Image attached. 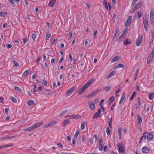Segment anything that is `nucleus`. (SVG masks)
I'll use <instances>...</instances> for the list:
<instances>
[{
  "instance_id": "23",
  "label": "nucleus",
  "mask_w": 154,
  "mask_h": 154,
  "mask_svg": "<svg viewBox=\"0 0 154 154\" xmlns=\"http://www.w3.org/2000/svg\"><path fill=\"white\" fill-rule=\"evenodd\" d=\"M137 123L138 125H140L141 124L142 122V119L141 117L139 116L138 115L137 116Z\"/></svg>"
},
{
  "instance_id": "22",
  "label": "nucleus",
  "mask_w": 154,
  "mask_h": 154,
  "mask_svg": "<svg viewBox=\"0 0 154 154\" xmlns=\"http://www.w3.org/2000/svg\"><path fill=\"white\" fill-rule=\"evenodd\" d=\"M120 57L119 56H116L114 57L111 60L112 63H114L118 61L119 58Z\"/></svg>"
},
{
  "instance_id": "64",
  "label": "nucleus",
  "mask_w": 154,
  "mask_h": 154,
  "mask_svg": "<svg viewBox=\"0 0 154 154\" xmlns=\"http://www.w3.org/2000/svg\"><path fill=\"white\" fill-rule=\"evenodd\" d=\"M138 75V74H137V73H135V75L134 76V80H136L137 79V76Z\"/></svg>"
},
{
  "instance_id": "16",
  "label": "nucleus",
  "mask_w": 154,
  "mask_h": 154,
  "mask_svg": "<svg viewBox=\"0 0 154 154\" xmlns=\"http://www.w3.org/2000/svg\"><path fill=\"white\" fill-rule=\"evenodd\" d=\"M125 95L124 93L122 94L121 98L119 101V103L121 104L125 100Z\"/></svg>"
},
{
  "instance_id": "34",
  "label": "nucleus",
  "mask_w": 154,
  "mask_h": 154,
  "mask_svg": "<svg viewBox=\"0 0 154 154\" xmlns=\"http://www.w3.org/2000/svg\"><path fill=\"white\" fill-rule=\"evenodd\" d=\"M34 103V102L32 100L29 101L27 102V104L29 106H31Z\"/></svg>"
},
{
  "instance_id": "4",
  "label": "nucleus",
  "mask_w": 154,
  "mask_h": 154,
  "mask_svg": "<svg viewBox=\"0 0 154 154\" xmlns=\"http://www.w3.org/2000/svg\"><path fill=\"white\" fill-rule=\"evenodd\" d=\"M154 57V48H153L151 52L149 55L147 60L148 64H149L152 60Z\"/></svg>"
},
{
  "instance_id": "40",
  "label": "nucleus",
  "mask_w": 154,
  "mask_h": 154,
  "mask_svg": "<svg viewBox=\"0 0 154 154\" xmlns=\"http://www.w3.org/2000/svg\"><path fill=\"white\" fill-rule=\"evenodd\" d=\"M136 94V92H135V91L133 92V94L132 95L131 97L129 98V100H132L134 98V96H135Z\"/></svg>"
},
{
  "instance_id": "29",
  "label": "nucleus",
  "mask_w": 154,
  "mask_h": 154,
  "mask_svg": "<svg viewBox=\"0 0 154 154\" xmlns=\"http://www.w3.org/2000/svg\"><path fill=\"white\" fill-rule=\"evenodd\" d=\"M108 124L110 128H111L112 127V118L111 117L110 118H109L108 119Z\"/></svg>"
},
{
  "instance_id": "55",
  "label": "nucleus",
  "mask_w": 154,
  "mask_h": 154,
  "mask_svg": "<svg viewBox=\"0 0 154 154\" xmlns=\"http://www.w3.org/2000/svg\"><path fill=\"white\" fill-rule=\"evenodd\" d=\"M36 37V35L35 34H32V39L34 40V41H35V40Z\"/></svg>"
},
{
  "instance_id": "35",
  "label": "nucleus",
  "mask_w": 154,
  "mask_h": 154,
  "mask_svg": "<svg viewBox=\"0 0 154 154\" xmlns=\"http://www.w3.org/2000/svg\"><path fill=\"white\" fill-rule=\"evenodd\" d=\"M85 123L84 122L82 123L81 125V129L82 130H83L85 128Z\"/></svg>"
},
{
  "instance_id": "32",
  "label": "nucleus",
  "mask_w": 154,
  "mask_h": 154,
  "mask_svg": "<svg viewBox=\"0 0 154 154\" xmlns=\"http://www.w3.org/2000/svg\"><path fill=\"white\" fill-rule=\"evenodd\" d=\"M100 108H101L102 109V111L103 112H104L103 114H104V115L106 114V112H104L105 109H104V106H103L102 105V103H101L100 104Z\"/></svg>"
},
{
  "instance_id": "10",
  "label": "nucleus",
  "mask_w": 154,
  "mask_h": 154,
  "mask_svg": "<svg viewBox=\"0 0 154 154\" xmlns=\"http://www.w3.org/2000/svg\"><path fill=\"white\" fill-rule=\"evenodd\" d=\"M132 21L131 17L129 16L128 17L126 22L125 23V26L126 27L129 26L131 23Z\"/></svg>"
},
{
  "instance_id": "60",
  "label": "nucleus",
  "mask_w": 154,
  "mask_h": 154,
  "mask_svg": "<svg viewBox=\"0 0 154 154\" xmlns=\"http://www.w3.org/2000/svg\"><path fill=\"white\" fill-rule=\"evenodd\" d=\"M100 146H102L103 141L101 139L99 141Z\"/></svg>"
},
{
  "instance_id": "42",
  "label": "nucleus",
  "mask_w": 154,
  "mask_h": 154,
  "mask_svg": "<svg viewBox=\"0 0 154 154\" xmlns=\"http://www.w3.org/2000/svg\"><path fill=\"white\" fill-rule=\"evenodd\" d=\"M110 130L109 127H107L106 129V133L107 135L109 136V135L110 134Z\"/></svg>"
},
{
  "instance_id": "49",
  "label": "nucleus",
  "mask_w": 154,
  "mask_h": 154,
  "mask_svg": "<svg viewBox=\"0 0 154 154\" xmlns=\"http://www.w3.org/2000/svg\"><path fill=\"white\" fill-rule=\"evenodd\" d=\"M138 0H133L131 5V7L133 6Z\"/></svg>"
},
{
  "instance_id": "36",
  "label": "nucleus",
  "mask_w": 154,
  "mask_h": 154,
  "mask_svg": "<svg viewBox=\"0 0 154 154\" xmlns=\"http://www.w3.org/2000/svg\"><path fill=\"white\" fill-rule=\"evenodd\" d=\"M73 119H79L81 118V116L79 114H76L75 115H73Z\"/></svg>"
},
{
  "instance_id": "53",
  "label": "nucleus",
  "mask_w": 154,
  "mask_h": 154,
  "mask_svg": "<svg viewBox=\"0 0 154 154\" xmlns=\"http://www.w3.org/2000/svg\"><path fill=\"white\" fill-rule=\"evenodd\" d=\"M0 16L2 17H5V16L4 13H3L2 11H1L0 12Z\"/></svg>"
},
{
  "instance_id": "15",
  "label": "nucleus",
  "mask_w": 154,
  "mask_h": 154,
  "mask_svg": "<svg viewBox=\"0 0 154 154\" xmlns=\"http://www.w3.org/2000/svg\"><path fill=\"white\" fill-rule=\"evenodd\" d=\"M98 93L97 90H95L92 92L90 94H89L87 97H90L92 96L95 95L96 94Z\"/></svg>"
},
{
  "instance_id": "20",
  "label": "nucleus",
  "mask_w": 154,
  "mask_h": 154,
  "mask_svg": "<svg viewBox=\"0 0 154 154\" xmlns=\"http://www.w3.org/2000/svg\"><path fill=\"white\" fill-rule=\"evenodd\" d=\"M101 117L99 113H97V112H96L93 116V119H97L98 118H100Z\"/></svg>"
},
{
  "instance_id": "41",
  "label": "nucleus",
  "mask_w": 154,
  "mask_h": 154,
  "mask_svg": "<svg viewBox=\"0 0 154 154\" xmlns=\"http://www.w3.org/2000/svg\"><path fill=\"white\" fill-rule=\"evenodd\" d=\"M14 89L16 91H18L19 92H20L21 91V89L20 88L18 87L15 86L14 87Z\"/></svg>"
},
{
  "instance_id": "3",
  "label": "nucleus",
  "mask_w": 154,
  "mask_h": 154,
  "mask_svg": "<svg viewBox=\"0 0 154 154\" xmlns=\"http://www.w3.org/2000/svg\"><path fill=\"white\" fill-rule=\"evenodd\" d=\"M143 23L145 29L146 31H148L149 27V19L146 16H144Z\"/></svg>"
},
{
  "instance_id": "5",
  "label": "nucleus",
  "mask_w": 154,
  "mask_h": 154,
  "mask_svg": "<svg viewBox=\"0 0 154 154\" xmlns=\"http://www.w3.org/2000/svg\"><path fill=\"white\" fill-rule=\"evenodd\" d=\"M117 146L118 148V151L120 154H125V151L124 146L121 144H118Z\"/></svg>"
},
{
  "instance_id": "26",
  "label": "nucleus",
  "mask_w": 154,
  "mask_h": 154,
  "mask_svg": "<svg viewBox=\"0 0 154 154\" xmlns=\"http://www.w3.org/2000/svg\"><path fill=\"white\" fill-rule=\"evenodd\" d=\"M118 134L119 136V139H121L122 137V128L119 127L118 130Z\"/></svg>"
},
{
  "instance_id": "56",
  "label": "nucleus",
  "mask_w": 154,
  "mask_h": 154,
  "mask_svg": "<svg viewBox=\"0 0 154 154\" xmlns=\"http://www.w3.org/2000/svg\"><path fill=\"white\" fill-rule=\"evenodd\" d=\"M122 90L121 89H119L116 91L115 92V94H116V96H117V94L119 93Z\"/></svg>"
},
{
  "instance_id": "51",
  "label": "nucleus",
  "mask_w": 154,
  "mask_h": 154,
  "mask_svg": "<svg viewBox=\"0 0 154 154\" xmlns=\"http://www.w3.org/2000/svg\"><path fill=\"white\" fill-rule=\"evenodd\" d=\"M57 40V38H54V39H53V40H52L51 41V44L52 45H54V44L55 43L56 41Z\"/></svg>"
},
{
  "instance_id": "43",
  "label": "nucleus",
  "mask_w": 154,
  "mask_h": 154,
  "mask_svg": "<svg viewBox=\"0 0 154 154\" xmlns=\"http://www.w3.org/2000/svg\"><path fill=\"white\" fill-rule=\"evenodd\" d=\"M28 71L27 70L25 71L22 74V76L23 77H25L28 74Z\"/></svg>"
},
{
  "instance_id": "37",
  "label": "nucleus",
  "mask_w": 154,
  "mask_h": 154,
  "mask_svg": "<svg viewBox=\"0 0 154 154\" xmlns=\"http://www.w3.org/2000/svg\"><path fill=\"white\" fill-rule=\"evenodd\" d=\"M13 63L14 67H17L19 66V63L14 60L13 61Z\"/></svg>"
},
{
  "instance_id": "33",
  "label": "nucleus",
  "mask_w": 154,
  "mask_h": 154,
  "mask_svg": "<svg viewBox=\"0 0 154 154\" xmlns=\"http://www.w3.org/2000/svg\"><path fill=\"white\" fill-rule=\"evenodd\" d=\"M153 93H150L148 96V97L150 100H151L153 99V96L154 95Z\"/></svg>"
},
{
  "instance_id": "2",
  "label": "nucleus",
  "mask_w": 154,
  "mask_h": 154,
  "mask_svg": "<svg viewBox=\"0 0 154 154\" xmlns=\"http://www.w3.org/2000/svg\"><path fill=\"white\" fill-rule=\"evenodd\" d=\"M143 2L142 1L139 2L135 5L134 7L131 9L130 11V13H133L137 9L140 8Z\"/></svg>"
},
{
  "instance_id": "45",
  "label": "nucleus",
  "mask_w": 154,
  "mask_h": 154,
  "mask_svg": "<svg viewBox=\"0 0 154 154\" xmlns=\"http://www.w3.org/2000/svg\"><path fill=\"white\" fill-rule=\"evenodd\" d=\"M56 123V122L54 121H52L49 123V126H52Z\"/></svg>"
},
{
  "instance_id": "17",
  "label": "nucleus",
  "mask_w": 154,
  "mask_h": 154,
  "mask_svg": "<svg viewBox=\"0 0 154 154\" xmlns=\"http://www.w3.org/2000/svg\"><path fill=\"white\" fill-rule=\"evenodd\" d=\"M70 123V121L69 119H65L63 122V126H65L68 124H69Z\"/></svg>"
},
{
  "instance_id": "18",
  "label": "nucleus",
  "mask_w": 154,
  "mask_h": 154,
  "mask_svg": "<svg viewBox=\"0 0 154 154\" xmlns=\"http://www.w3.org/2000/svg\"><path fill=\"white\" fill-rule=\"evenodd\" d=\"M34 129H35L33 125H32L30 127L24 129L23 131H32Z\"/></svg>"
},
{
  "instance_id": "11",
  "label": "nucleus",
  "mask_w": 154,
  "mask_h": 154,
  "mask_svg": "<svg viewBox=\"0 0 154 154\" xmlns=\"http://www.w3.org/2000/svg\"><path fill=\"white\" fill-rule=\"evenodd\" d=\"M103 4L105 6V7L106 8V9L108 10H109V9L110 11L111 9V7L110 5V4L109 3H107L106 0H104L103 2Z\"/></svg>"
},
{
  "instance_id": "46",
  "label": "nucleus",
  "mask_w": 154,
  "mask_h": 154,
  "mask_svg": "<svg viewBox=\"0 0 154 154\" xmlns=\"http://www.w3.org/2000/svg\"><path fill=\"white\" fill-rule=\"evenodd\" d=\"M118 32H119V29H116L115 31V33L114 35V38H115L116 36V35L118 33Z\"/></svg>"
},
{
  "instance_id": "59",
  "label": "nucleus",
  "mask_w": 154,
  "mask_h": 154,
  "mask_svg": "<svg viewBox=\"0 0 154 154\" xmlns=\"http://www.w3.org/2000/svg\"><path fill=\"white\" fill-rule=\"evenodd\" d=\"M150 23L153 27H154V19L150 20Z\"/></svg>"
},
{
  "instance_id": "1",
  "label": "nucleus",
  "mask_w": 154,
  "mask_h": 154,
  "mask_svg": "<svg viewBox=\"0 0 154 154\" xmlns=\"http://www.w3.org/2000/svg\"><path fill=\"white\" fill-rule=\"evenodd\" d=\"M94 81V79H90L88 82L82 86L81 90L79 92L78 94H81L83 93L92 83Z\"/></svg>"
},
{
  "instance_id": "54",
  "label": "nucleus",
  "mask_w": 154,
  "mask_h": 154,
  "mask_svg": "<svg viewBox=\"0 0 154 154\" xmlns=\"http://www.w3.org/2000/svg\"><path fill=\"white\" fill-rule=\"evenodd\" d=\"M43 88L42 87L40 86L37 89V91L39 92H41Z\"/></svg>"
},
{
  "instance_id": "9",
  "label": "nucleus",
  "mask_w": 154,
  "mask_h": 154,
  "mask_svg": "<svg viewBox=\"0 0 154 154\" xmlns=\"http://www.w3.org/2000/svg\"><path fill=\"white\" fill-rule=\"evenodd\" d=\"M145 134H146V137L147 139L149 140H151L154 137L153 135L150 132H145Z\"/></svg>"
},
{
  "instance_id": "6",
  "label": "nucleus",
  "mask_w": 154,
  "mask_h": 154,
  "mask_svg": "<svg viewBox=\"0 0 154 154\" xmlns=\"http://www.w3.org/2000/svg\"><path fill=\"white\" fill-rule=\"evenodd\" d=\"M143 35H139L136 39V45L137 46H140L142 43L143 41Z\"/></svg>"
},
{
  "instance_id": "25",
  "label": "nucleus",
  "mask_w": 154,
  "mask_h": 154,
  "mask_svg": "<svg viewBox=\"0 0 154 154\" xmlns=\"http://www.w3.org/2000/svg\"><path fill=\"white\" fill-rule=\"evenodd\" d=\"M42 124L43 123L42 122H38L33 125V126L35 129L36 128L41 126Z\"/></svg>"
},
{
  "instance_id": "38",
  "label": "nucleus",
  "mask_w": 154,
  "mask_h": 154,
  "mask_svg": "<svg viewBox=\"0 0 154 154\" xmlns=\"http://www.w3.org/2000/svg\"><path fill=\"white\" fill-rule=\"evenodd\" d=\"M10 99L14 103H16L17 102V100L16 99L14 98L13 97L11 96L10 97Z\"/></svg>"
},
{
  "instance_id": "44",
  "label": "nucleus",
  "mask_w": 154,
  "mask_h": 154,
  "mask_svg": "<svg viewBox=\"0 0 154 154\" xmlns=\"http://www.w3.org/2000/svg\"><path fill=\"white\" fill-rule=\"evenodd\" d=\"M73 115H68L66 116L65 117V118H69L70 119H73Z\"/></svg>"
},
{
  "instance_id": "24",
  "label": "nucleus",
  "mask_w": 154,
  "mask_h": 154,
  "mask_svg": "<svg viewBox=\"0 0 154 154\" xmlns=\"http://www.w3.org/2000/svg\"><path fill=\"white\" fill-rule=\"evenodd\" d=\"M131 40L128 38H127L126 40L124 42L123 44L124 45H129L131 44Z\"/></svg>"
},
{
  "instance_id": "48",
  "label": "nucleus",
  "mask_w": 154,
  "mask_h": 154,
  "mask_svg": "<svg viewBox=\"0 0 154 154\" xmlns=\"http://www.w3.org/2000/svg\"><path fill=\"white\" fill-rule=\"evenodd\" d=\"M67 112V110H65L63 111V112L61 113L60 114V116H62L64 114L66 113Z\"/></svg>"
},
{
  "instance_id": "61",
  "label": "nucleus",
  "mask_w": 154,
  "mask_h": 154,
  "mask_svg": "<svg viewBox=\"0 0 154 154\" xmlns=\"http://www.w3.org/2000/svg\"><path fill=\"white\" fill-rule=\"evenodd\" d=\"M120 68H121L123 69H124L125 67V66L122 63H119Z\"/></svg>"
},
{
  "instance_id": "52",
  "label": "nucleus",
  "mask_w": 154,
  "mask_h": 154,
  "mask_svg": "<svg viewBox=\"0 0 154 154\" xmlns=\"http://www.w3.org/2000/svg\"><path fill=\"white\" fill-rule=\"evenodd\" d=\"M54 94L53 91H50L49 89V95L53 96L54 95Z\"/></svg>"
},
{
  "instance_id": "57",
  "label": "nucleus",
  "mask_w": 154,
  "mask_h": 154,
  "mask_svg": "<svg viewBox=\"0 0 154 154\" xmlns=\"http://www.w3.org/2000/svg\"><path fill=\"white\" fill-rule=\"evenodd\" d=\"M79 134V132L78 131H77L75 134L74 137L75 138H77Z\"/></svg>"
},
{
  "instance_id": "39",
  "label": "nucleus",
  "mask_w": 154,
  "mask_h": 154,
  "mask_svg": "<svg viewBox=\"0 0 154 154\" xmlns=\"http://www.w3.org/2000/svg\"><path fill=\"white\" fill-rule=\"evenodd\" d=\"M103 89L104 90H105L106 91L108 92L110 90L111 88L109 86H107L103 88Z\"/></svg>"
},
{
  "instance_id": "14",
  "label": "nucleus",
  "mask_w": 154,
  "mask_h": 154,
  "mask_svg": "<svg viewBox=\"0 0 154 154\" xmlns=\"http://www.w3.org/2000/svg\"><path fill=\"white\" fill-rule=\"evenodd\" d=\"M116 71L115 70H113L108 75H107L106 77V79H109L110 78L112 77L113 75L115 74Z\"/></svg>"
},
{
  "instance_id": "21",
  "label": "nucleus",
  "mask_w": 154,
  "mask_h": 154,
  "mask_svg": "<svg viewBox=\"0 0 154 154\" xmlns=\"http://www.w3.org/2000/svg\"><path fill=\"white\" fill-rule=\"evenodd\" d=\"M150 19L151 20H154V14L153 10L152 9L150 10Z\"/></svg>"
},
{
  "instance_id": "58",
  "label": "nucleus",
  "mask_w": 154,
  "mask_h": 154,
  "mask_svg": "<svg viewBox=\"0 0 154 154\" xmlns=\"http://www.w3.org/2000/svg\"><path fill=\"white\" fill-rule=\"evenodd\" d=\"M102 111V109L100 108L98 110L97 112L100 115Z\"/></svg>"
},
{
  "instance_id": "63",
  "label": "nucleus",
  "mask_w": 154,
  "mask_h": 154,
  "mask_svg": "<svg viewBox=\"0 0 154 154\" xmlns=\"http://www.w3.org/2000/svg\"><path fill=\"white\" fill-rule=\"evenodd\" d=\"M57 146L58 147L60 148L61 149H62L63 146L60 143H58L57 144Z\"/></svg>"
},
{
  "instance_id": "50",
  "label": "nucleus",
  "mask_w": 154,
  "mask_h": 154,
  "mask_svg": "<svg viewBox=\"0 0 154 154\" xmlns=\"http://www.w3.org/2000/svg\"><path fill=\"white\" fill-rule=\"evenodd\" d=\"M7 138H8V136L6 135L4 137H3L1 138L0 139L1 141H4L5 140V139Z\"/></svg>"
},
{
  "instance_id": "13",
  "label": "nucleus",
  "mask_w": 154,
  "mask_h": 154,
  "mask_svg": "<svg viewBox=\"0 0 154 154\" xmlns=\"http://www.w3.org/2000/svg\"><path fill=\"white\" fill-rule=\"evenodd\" d=\"M149 149L146 147H143L141 149L142 152L143 153H148L149 152Z\"/></svg>"
},
{
  "instance_id": "62",
  "label": "nucleus",
  "mask_w": 154,
  "mask_h": 154,
  "mask_svg": "<svg viewBox=\"0 0 154 154\" xmlns=\"http://www.w3.org/2000/svg\"><path fill=\"white\" fill-rule=\"evenodd\" d=\"M99 99H96L94 100L93 101V103H97L99 102Z\"/></svg>"
},
{
  "instance_id": "47",
  "label": "nucleus",
  "mask_w": 154,
  "mask_h": 154,
  "mask_svg": "<svg viewBox=\"0 0 154 154\" xmlns=\"http://www.w3.org/2000/svg\"><path fill=\"white\" fill-rule=\"evenodd\" d=\"M72 32L70 31L69 32V34L68 36V39H70L72 37Z\"/></svg>"
},
{
  "instance_id": "12",
  "label": "nucleus",
  "mask_w": 154,
  "mask_h": 154,
  "mask_svg": "<svg viewBox=\"0 0 154 154\" xmlns=\"http://www.w3.org/2000/svg\"><path fill=\"white\" fill-rule=\"evenodd\" d=\"M142 14V10H139L137 12V15H135L134 16V18H136L137 16V18L138 19L140 18L141 17Z\"/></svg>"
},
{
  "instance_id": "30",
  "label": "nucleus",
  "mask_w": 154,
  "mask_h": 154,
  "mask_svg": "<svg viewBox=\"0 0 154 154\" xmlns=\"http://www.w3.org/2000/svg\"><path fill=\"white\" fill-rule=\"evenodd\" d=\"M124 37L122 34L117 39L118 42H121L123 40Z\"/></svg>"
},
{
  "instance_id": "19",
  "label": "nucleus",
  "mask_w": 154,
  "mask_h": 154,
  "mask_svg": "<svg viewBox=\"0 0 154 154\" xmlns=\"http://www.w3.org/2000/svg\"><path fill=\"white\" fill-rule=\"evenodd\" d=\"M115 99V97L114 96H112L109 99L108 101V105H110L113 102Z\"/></svg>"
},
{
  "instance_id": "8",
  "label": "nucleus",
  "mask_w": 154,
  "mask_h": 154,
  "mask_svg": "<svg viewBox=\"0 0 154 154\" xmlns=\"http://www.w3.org/2000/svg\"><path fill=\"white\" fill-rule=\"evenodd\" d=\"M88 103L90 109L91 110H93L95 109V105L94 103H93V102L88 101Z\"/></svg>"
},
{
  "instance_id": "31",
  "label": "nucleus",
  "mask_w": 154,
  "mask_h": 154,
  "mask_svg": "<svg viewBox=\"0 0 154 154\" xmlns=\"http://www.w3.org/2000/svg\"><path fill=\"white\" fill-rule=\"evenodd\" d=\"M14 145V143H11L9 144H7V145H3V148L4 147H8L12 146Z\"/></svg>"
},
{
  "instance_id": "28",
  "label": "nucleus",
  "mask_w": 154,
  "mask_h": 154,
  "mask_svg": "<svg viewBox=\"0 0 154 154\" xmlns=\"http://www.w3.org/2000/svg\"><path fill=\"white\" fill-rule=\"evenodd\" d=\"M145 134V133H144L143 134V135L142 136V137H141L140 141L139 143H142V140H145L146 138V136L145 135H144V134Z\"/></svg>"
},
{
  "instance_id": "27",
  "label": "nucleus",
  "mask_w": 154,
  "mask_h": 154,
  "mask_svg": "<svg viewBox=\"0 0 154 154\" xmlns=\"http://www.w3.org/2000/svg\"><path fill=\"white\" fill-rule=\"evenodd\" d=\"M56 0H51V1L49 2V6H52L55 3Z\"/></svg>"
},
{
  "instance_id": "7",
  "label": "nucleus",
  "mask_w": 154,
  "mask_h": 154,
  "mask_svg": "<svg viewBox=\"0 0 154 154\" xmlns=\"http://www.w3.org/2000/svg\"><path fill=\"white\" fill-rule=\"evenodd\" d=\"M76 87L74 86L68 90L66 93V96L68 97L75 90Z\"/></svg>"
}]
</instances>
